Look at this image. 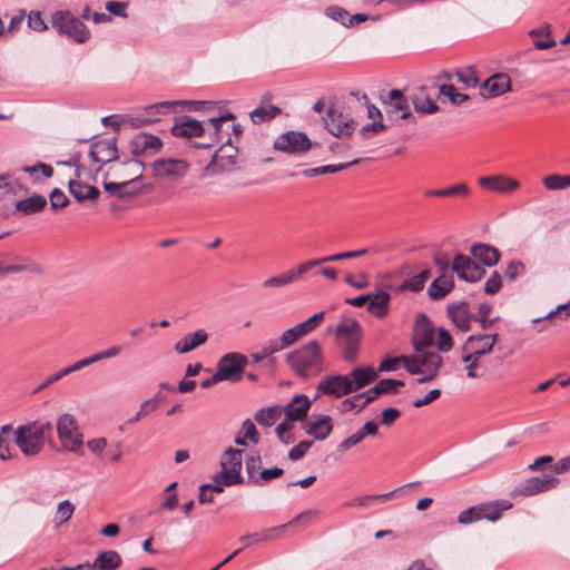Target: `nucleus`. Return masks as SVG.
Masks as SVG:
<instances>
[{"label": "nucleus", "instance_id": "f257e3e1", "mask_svg": "<svg viewBox=\"0 0 570 570\" xmlns=\"http://www.w3.org/2000/svg\"><path fill=\"white\" fill-rule=\"evenodd\" d=\"M286 364L299 379L308 380L318 376L325 370V355L321 343L308 341L286 354Z\"/></svg>", "mask_w": 570, "mask_h": 570}, {"label": "nucleus", "instance_id": "f03ea898", "mask_svg": "<svg viewBox=\"0 0 570 570\" xmlns=\"http://www.w3.org/2000/svg\"><path fill=\"white\" fill-rule=\"evenodd\" d=\"M51 431L52 424L50 422L32 421L26 423L14 430V443L23 455L36 456L42 451Z\"/></svg>", "mask_w": 570, "mask_h": 570}, {"label": "nucleus", "instance_id": "7ed1b4c3", "mask_svg": "<svg viewBox=\"0 0 570 570\" xmlns=\"http://www.w3.org/2000/svg\"><path fill=\"white\" fill-rule=\"evenodd\" d=\"M403 366L412 375H421L417 383L423 384L432 381L439 374L443 358L438 352L420 350L416 347L413 354L403 356Z\"/></svg>", "mask_w": 570, "mask_h": 570}, {"label": "nucleus", "instance_id": "20e7f679", "mask_svg": "<svg viewBox=\"0 0 570 570\" xmlns=\"http://www.w3.org/2000/svg\"><path fill=\"white\" fill-rule=\"evenodd\" d=\"M337 344L343 350V357L346 362H354L357 358L362 330L360 323L354 318H344L335 330Z\"/></svg>", "mask_w": 570, "mask_h": 570}, {"label": "nucleus", "instance_id": "39448f33", "mask_svg": "<svg viewBox=\"0 0 570 570\" xmlns=\"http://www.w3.org/2000/svg\"><path fill=\"white\" fill-rule=\"evenodd\" d=\"M51 23L59 35L67 36L78 43L86 42L90 37V31L86 24L68 10L53 12Z\"/></svg>", "mask_w": 570, "mask_h": 570}, {"label": "nucleus", "instance_id": "423d86ee", "mask_svg": "<svg viewBox=\"0 0 570 570\" xmlns=\"http://www.w3.org/2000/svg\"><path fill=\"white\" fill-rule=\"evenodd\" d=\"M57 433L62 448L69 452H80L83 444V435L78 429L73 415L65 413L57 420Z\"/></svg>", "mask_w": 570, "mask_h": 570}, {"label": "nucleus", "instance_id": "0eeeda50", "mask_svg": "<svg viewBox=\"0 0 570 570\" xmlns=\"http://www.w3.org/2000/svg\"><path fill=\"white\" fill-rule=\"evenodd\" d=\"M247 357L240 353H228L217 363L216 372L223 381L238 382L242 380Z\"/></svg>", "mask_w": 570, "mask_h": 570}, {"label": "nucleus", "instance_id": "6e6552de", "mask_svg": "<svg viewBox=\"0 0 570 570\" xmlns=\"http://www.w3.org/2000/svg\"><path fill=\"white\" fill-rule=\"evenodd\" d=\"M354 392V385L348 375H332L323 377L316 386L317 399L321 395L342 397Z\"/></svg>", "mask_w": 570, "mask_h": 570}, {"label": "nucleus", "instance_id": "1a4fd4ad", "mask_svg": "<svg viewBox=\"0 0 570 570\" xmlns=\"http://www.w3.org/2000/svg\"><path fill=\"white\" fill-rule=\"evenodd\" d=\"M153 169L156 178L178 180L187 174L189 164L184 159L159 158L153 163Z\"/></svg>", "mask_w": 570, "mask_h": 570}, {"label": "nucleus", "instance_id": "9d476101", "mask_svg": "<svg viewBox=\"0 0 570 570\" xmlns=\"http://www.w3.org/2000/svg\"><path fill=\"white\" fill-rule=\"evenodd\" d=\"M312 147L309 138L299 131H287L274 141V148L287 154L301 155Z\"/></svg>", "mask_w": 570, "mask_h": 570}, {"label": "nucleus", "instance_id": "9b49d317", "mask_svg": "<svg viewBox=\"0 0 570 570\" xmlns=\"http://www.w3.org/2000/svg\"><path fill=\"white\" fill-rule=\"evenodd\" d=\"M382 102L387 118L396 120L412 118L407 98L400 89L390 90Z\"/></svg>", "mask_w": 570, "mask_h": 570}, {"label": "nucleus", "instance_id": "f8f14e48", "mask_svg": "<svg viewBox=\"0 0 570 570\" xmlns=\"http://www.w3.org/2000/svg\"><path fill=\"white\" fill-rule=\"evenodd\" d=\"M451 269L458 277L468 283H475L484 277L485 269L475 263L472 258L463 254H456Z\"/></svg>", "mask_w": 570, "mask_h": 570}, {"label": "nucleus", "instance_id": "ddd939ff", "mask_svg": "<svg viewBox=\"0 0 570 570\" xmlns=\"http://www.w3.org/2000/svg\"><path fill=\"white\" fill-rule=\"evenodd\" d=\"M327 130L335 137L350 136L355 130L356 122L335 107H330L325 119Z\"/></svg>", "mask_w": 570, "mask_h": 570}, {"label": "nucleus", "instance_id": "4468645a", "mask_svg": "<svg viewBox=\"0 0 570 570\" xmlns=\"http://www.w3.org/2000/svg\"><path fill=\"white\" fill-rule=\"evenodd\" d=\"M499 340L498 334H475L470 335L462 346V352H466L480 360L489 354Z\"/></svg>", "mask_w": 570, "mask_h": 570}, {"label": "nucleus", "instance_id": "2eb2a0df", "mask_svg": "<svg viewBox=\"0 0 570 570\" xmlns=\"http://www.w3.org/2000/svg\"><path fill=\"white\" fill-rule=\"evenodd\" d=\"M511 90V79L507 73H494L480 85V96L491 99Z\"/></svg>", "mask_w": 570, "mask_h": 570}, {"label": "nucleus", "instance_id": "dca6fc26", "mask_svg": "<svg viewBox=\"0 0 570 570\" xmlns=\"http://www.w3.org/2000/svg\"><path fill=\"white\" fill-rule=\"evenodd\" d=\"M191 105L194 110H199L200 106L204 105L203 101H161L156 102L154 105L147 106L141 115V118L138 120L141 124H150L155 122L159 119L160 115L169 114L176 106L179 105Z\"/></svg>", "mask_w": 570, "mask_h": 570}, {"label": "nucleus", "instance_id": "f3484780", "mask_svg": "<svg viewBox=\"0 0 570 570\" xmlns=\"http://www.w3.org/2000/svg\"><path fill=\"white\" fill-rule=\"evenodd\" d=\"M89 157L98 164H108L118 158L117 138L101 139L91 144Z\"/></svg>", "mask_w": 570, "mask_h": 570}, {"label": "nucleus", "instance_id": "a211bd4d", "mask_svg": "<svg viewBox=\"0 0 570 570\" xmlns=\"http://www.w3.org/2000/svg\"><path fill=\"white\" fill-rule=\"evenodd\" d=\"M478 184L487 190L510 194L520 187V183L505 175L481 176Z\"/></svg>", "mask_w": 570, "mask_h": 570}, {"label": "nucleus", "instance_id": "6ab92c4d", "mask_svg": "<svg viewBox=\"0 0 570 570\" xmlns=\"http://www.w3.org/2000/svg\"><path fill=\"white\" fill-rule=\"evenodd\" d=\"M144 165L136 158H131L128 161L119 163L109 168L108 174L120 180H129L132 178V187H138L137 180L142 177Z\"/></svg>", "mask_w": 570, "mask_h": 570}, {"label": "nucleus", "instance_id": "aec40b11", "mask_svg": "<svg viewBox=\"0 0 570 570\" xmlns=\"http://www.w3.org/2000/svg\"><path fill=\"white\" fill-rule=\"evenodd\" d=\"M560 480L554 476H533L528 479L519 488V493L522 495L531 497L551 489H556Z\"/></svg>", "mask_w": 570, "mask_h": 570}, {"label": "nucleus", "instance_id": "412c9836", "mask_svg": "<svg viewBox=\"0 0 570 570\" xmlns=\"http://www.w3.org/2000/svg\"><path fill=\"white\" fill-rule=\"evenodd\" d=\"M163 142L159 137L146 132L137 134L131 142L130 150L132 155L155 154L160 150Z\"/></svg>", "mask_w": 570, "mask_h": 570}, {"label": "nucleus", "instance_id": "4be33fe9", "mask_svg": "<svg viewBox=\"0 0 570 570\" xmlns=\"http://www.w3.org/2000/svg\"><path fill=\"white\" fill-rule=\"evenodd\" d=\"M171 134L176 137H199L205 131L203 124L190 116H181L176 119V122L170 129Z\"/></svg>", "mask_w": 570, "mask_h": 570}, {"label": "nucleus", "instance_id": "5701e85b", "mask_svg": "<svg viewBox=\"0 0 570 570\" xmlns=\"http://www.w3.org/2000/svg\"><path fill=\"white\" fill-rule=\"evenodd\" d=\"M448 315L454 325L462 332L470 330V322L472 316L470 315L469 304L466 302L453 303L448 306Z\"/></svg>", "mask_w": 570, "mask_h": 570}, {"label": "nucleus", "instance_id": "b1692460", "mask_svg": "<svg viewBox=\"0 0 570 570\" xmlns=\"http://www.w3.org/2000/svg\"><path fill=\"white\" fill-rule=\"evenodd\" d=\"M311 404L305 394H298L284 407V413L289 421H302L307 416Z\"/></svg>", "mask_w": 570, "mask_h": 570}, {"label": "nucleus", "instance_id": "393cba45", "mask_svg": "<svg viewBox=\"0 0 570 570\" xmlns=\"http://www.w3.org/2000/svg\"><path fill=\"white\" fill-rule=\"evenodd\" d=\"M367 311L379 318H384L390 312L391 296L385 289L368 293Z\"/></svg>", "mask_w": 570, "mask_h": 570}, {"label": "nucleus", "instance_id": "a878e982", "mask_svg": "<svg viewBox=\"0 0 570 570\" xmlns=\"http://www.w3.org/2000/svg\"><path fill=\"white\" fill-rule=\"evenodd\" d=\"M207 340V332L203 328H199L194 333L186 334L183 338L177 341L174 348L179 354H186L205 344Z\"/></svg>", "mask_w": 570, "mask_h": 570}, {"label": "nucleus", "instance_id": "bb28decb", "mask_svg": "<svg viewBox=\"0 0 570 570\" xmlns=\"http://www.w3.org/2000/svg\"><path fill=\"white\" fill-rule=\"evenodd\" d=\"M470 253L475 259L489 267L497 265L501 256L497 247L483 243L473 244Z\"/></svg>", "mask_w": 570, "mask_h": 570}, {"label": "nucleus", "instance_id": "cd10ccee", "mask_svg": "<svg viewBox=\"0 0 570 570\" xmlns=\"http://www.w3.org/2000/svg\"><path fill=\"white\" fill-rule=\"evenodd\" d=\"M105 190L119 199H126L136 196L140 191V187H132V178L129 180L104 181Z\"/></svg>", "mask_w": 570, "mask_h": 570}, {"label": "nucleus", "instance_id": "c85d7f7f", "mask_svg": "<svg viewBox=\"0 0 570 570\" xmlns=\"http://www.w3.org/2000/svg\"><path fill=\"white\" fill-rule=\"evenodd\" d=\"M454 288V279L452 275H440L436 277L428 289V295L433 301L444 298Z\"/></svg>", "mask_w": 570, "mask_h": 570}, {"label": "nucleus", "instance_id": "c756f323", "mask_svg": "<svg viewBox=\"0 0 570 570\" xmlns=\"http://www.w3.org/2000/svg\"><path fill=\"white\" fill-rule=\"evenodd\" d=\"M532 38L533 47L538 50H546L557 45L556 40L551 37V27L546 23L529 31Z\"/></svg>", "mask_w": 570, "mask_h": 570}, {"label": "nucleus", "instance_id": "7c9ffc66", "mask_svg": "<svg viewBox=\"0 0 570 570\" xmlns=\"http://www.w3.org/2000/svg\"><path fill=\"white\" fill-rule=\"evenodd\" d=\"M122 563L121 556L115 550L99 552L90 567L97 570H117Z\"/></svg>", "mask_w": 570, "mask_h": 570}, {"label": "nucleus", "instance_id": "2f4dec72", "mask_svg": "<svg viewBox=\"0 0 570 570\" xmlns=\"http://www.w3.org/2000/svg\"><path fill=\"white\" fill-rule=\"evenodd\" d=\"M333 430L332 419L328 415H321L316 421L311 422L305 426L308 435L315 440H325Z\"/></svg>", "mask_w": 570, "mask_h": 570}, {"label": "nucleus", "instance_id": "473e14b6", "mask_svg": "<svg viewBox=\"0 0 570 570\" xmlns=\"http://www.w3.org/2000/svg\"><path fill=\"white\" fill-rule=\"evenodd\" d=\"M69 191L78 200L83 202L98 199L100 191L95 186H88L79 180L71 179L69 181Z\"/></svg>", "mask_w": 570, "mask_h": 570}, {"label": "nucleus", "instance_id": "72a5a7b5", "mask_svg": "<svg viewBox=\"0 0 570 570\" xmlns=\"http://www.w3.org/2000/svg\"><path fill=\"white\" fill-rule=\"evenodd\" d=\"M353 382L354 391L363 389L377 379V373L373 367H356L348 375Z\"/></svg>", "mask_w": 570, "mask_h": 570}, {"label": "nucleus", "instance_id": "f704fd0d", "mask_svg": "<svg viewBox=\"0 0 570 570\" xmlns=\"http://www.w3.org/2000/svg\"><path fill=\"white\" fill-rule=\"evenodd\" d=\"M511 507V503L504 501L501 503L478 504V510L482 519L497 521L502 517V512L510 509Z\"/></svg>", "mask_w": 570, "mask_h": 570}, {"label": "nucleus", "instance_id": "c9c22d12", "mask_svg": "<svg viewBox=\"0 0 570 570\" xmlns=\"http://www.w3.org/2000/svg\"><path fill=\"white\" fill-rule=\"evenodd\" d=\"M47 205V199L40 195H33L29 198L18 200L16 203V209L23 213L24 215H30L42 210Z\"/></svg>", "mask_w": 570, "mask_h": 570}, {"label": "nucleus", "instance_id": "e433bc0d", "mask_svg": "<svg viewBox=\"0 0 570 570\" xmlns=\"http://www.w3.org/2000/svg\"><path fill=\"white\" fill-rule=\"evenodd\" d=\"M424 88H421V94L414 95L412 97V104L417 112L424 115H433L439 111V106L432 98H430L428 95H424Z\"/></svg>", "mask_w": 570, "mask_h": 570}, {"label": "nucleus", "instance_id": "4c0bfd02", "mask_svg": "<svg viewBox=\"0 0 570 570\" xmlns=\"http://www.w3.org/2000/svg\"><path fill=\"white\" fill-rule=\"evenodd\" d=\"M358 163H360V159H354L352 161L342 163V164H337V165H325V166L305 169L302 174L307 178L315 177L318 175L335 174L337 171L346 169V168H348L353 165H356Z\"/></svg>", "mask_w": 570, "mask_h": 570}, {"label": "nucleus", "instance_id": "58836bf2", "mask_svg": "<svg viewBox=\"0 0 570 570\" xmlns=\"http://www.w3.org/2000/svg\"><path fill=\"white\" fill-rule=\"evenodd\" d=\"M282 112L281 108L276 106H265L261 105L257 108H255L250 114L249 117L254 124H263L265 121H268L276 116H278Z\"/></svg>", "mask_w": 570, "mask_h": 570}, {"label": "nucleus", "instance_id": "ea45409f", "mask_svg": "<svg viewBox=\"0 0 570 570\" xmlns=\"http://www.w3.org/2000/svg\"><path fill=\"white\" fill-rule=\"evenodd\" d=\"M285 528H286V525H279V527L265 529L261 532H254V533L246 534V535H244V539L250 540L252 544L272 541V540L277 539L283 533Z\"/></svg>", "mask_w": 570, "mask_h": 570}, {"label": "nucleus", "instance_id": "a19ab883", "mask_svg": "<svg viewBox=\"0 0 570 570\" xmlns=\"http://www.w3.org/2000/svg\"><path fill=\"white\" fill-rule=\"evenodd\" d=\"M282 410L278 405L261 409L255 414V421L263 426H272L281 417Z\"/></svg>", "mask_w": 570, "mask_h": 570}, {"label": "nucleus", "instance_id": "79ce46f5", "mask_svg": "<svg viewBox=\"0 0 570 570\" xmlns=\"http://www.w3.org/2000/svg\"><path fill=\"white\" fill-rule=\"evenodd\" d=\"M243 451L238 449L229 448L225 451L222 456L220 465L223 469H229L234 472H239L242 470V461H243Z\"/></svg>", "mask_w": 570, "mask_h": 570}, {"label": "nucleus", "instance_id": "37998d69", "mask_svg": "<svg viewBox=\"0 0 570 570\" xmlns=\"http://www.w3.org/2000/svg\"><path fill=\"white\" fill-rule=\"evenodd\" d=\"M454 75L458 81L461 82L465 88H476L481 85L478 72L473 67L458 69L455 70Z\"/></svg>", "mask_w": 570, "mask_h": 570}, {"label": "nucleus", "instance_id": "c03bdc74", "mask_svg": "<svg viewBox=\"0 0 570 570\" xmlns=\"http://www.w3.org/2000/svg\"><path fill=\"white\" fill-rule=\"evenodd\" d=\"M439 94L446 97L453 106H460L470 99L469 95L458 92L453 85H441Z\"/></svg>", "mask_w": 570, "mask_h": 570}, {"label": "nucleus", "instance_id": "a18cd8bd", "mask_svg": "<svg viewBox=\"0 0 570 570\" xmlns=\"http://www.w3.org/2000/svg\"><path fill=\"white\" fill-rule=\"evenodd\" d=\"M543 186L549 190H561L570 187V175H548L542 179Z\"/></svg>", "mask_w": 570, "mask_h": 570}, {"label": "nucleus", "instance_id": "49530a36", "mask_svg": "<svg viewBox=\"0 0 570 570\" xmlns=\"http://www.w3.org/2000/svg\"><path fill=\"white\" fill-rule=\"evenodd\" d=\"M215 483H223L225 487L243 483V476L239 472H234L229 469H223L219 473L213 476Z\"/></svg>", "mask_w": 570, "mask_h": 570}, {"label": "nucleus", "instance_id": "de8ad7c7", "mask_svg": "<svg viewBox=\"0 0 570 570\" xmlns=\"http://www.w3.org/2000/svg\"><path fill=\"white\" fill-rule=\"evenodd\" d=\"M396 492H397V490H393V491L382 493V494H370V495L360 497V498L354 499L351 504L358 505V507H367L372 502H375V501L385 502L389 499H391Z\"/></svg>", "mask_w": 570, "mask_h": 570}, {"label": "nucleus", "instance_id": "09e8293b", "mask_svg": "<svg viewBox=\"0 0 570 570\" xmlns=\"http://www.w3.org/2000/svg\"><path fill=\"white\" fill-rule=\"evenodd\" d=\"M324 316H325V313L322 311V312L315 313L306 321H304L299 324H296V325L298 326L302 334L304 336H306L321 325V323L324 320Z\"/></svg>", "mask_w": 570, "mask_h": 570}, {"label": "nucleus", "instance_id": "8fccbe9b", "mask_svg": "<svg viewBox=\"0 0 570 570\" xmlns=\"http://www.w3.org/2000/svg\"><path fill=\"white\" fill-rule=\"evenodd\" d=\"M404 386L403 381L394 379H383L376 383V393L381 394H396L399 389Z\"/></svg>", "mask_w": 570, "mask_h": 570}, {"label": "nucleus", "instance_id": "3c124183", "mask_svg": "<svg viewBox=\"0 0 570 570\" xmlns=\"http://www.w3.org/2000/svg\"><path fill=\"white\" fill-rule=\"evenodd\" d=\"M42 272V268L37 263H28V264H12L3 266V274H11V273H33V274H40Z\"/></svg>", "mask_w": 570, "mask_h": 570}, {"label": "nucleus", "instance_id": "603ef678", "mask_svg": "<svg viewBox=\"0 0 570 570\" xmlns=\"http://www.w3.org/2000/svg\"><path fill=\"white\" fill-rule=\"evenodd\" d=\"M461 360L466 364L465 371L466 376L469 379H479L482 376V374L478 372V368L480 366V360H478L476 357L472 356L466 352H462Z\"/></svg>", "mask_w": 570, "mask_h": 570}, {"label": "nucleus", "instance_id": "864d4df0", "mask_svg": "<svg viewBox=\"0 0 570 570\" xmlns=\"http://www.w3.org/2000/svg\"><path fill=\"white\" fill-rule=\"evenodd\" d=\"M75 505L69 501L65 500L58 504L56 512V520L58 525H61L69 521L73 514Z\"/></svg>", "mask_w": 570, "mask_h": 570}, {"label": "nucleus", "instance_id": "5fc2aeb1", "mask_svg": "<svg viewBox=\"0 0 570 570\" xmlns=\"http://www.w3.org/2000/svg\"><path fill=\"white\" fill-rule=\"evenodd\" d=\"M368 252H370L368 248L348 250V252H343V253H338V254L324 256L323 261H325V263H333V262H338V261H343V259L356 258V257L366 255Z\"/></svg>", "mask_w": 570, "mask_h": 570}, {"label": "nucleus", "instance_id": "6e6d98bb", "mask_svg": "<svg viewBox=\"0 0 570 570\" xmlns=\"http://www.w3.org/2000/svg\"><path fill=\"white\" fill-rule=\"evenodd\" d=\"M435 346L438 347V350L440 352H443V353L451 351V348L453 347V338H452L451 334L449 333V331H446L443 327H440L438 330V337H436Z\"/></svg>", "mask_w": 570, "mask_h": 570}, {"label": "nucleus", "instance_id": "4d7b16f0", "mask_svg": "<svg viewBox=\"0 0 570 570\" xmlns=\"http://www.w3.org/2000/svg\"><path fill=\"white\" fill-rule=\"evenodd\" d=\"M261 466L262 460L259 455H253L246 460V472L248 474V479L256 485L261 484L258 482V478L256 476L257 472L261 470Z\"/></svg>", "mask_w": 570, "mask_h": 570}, {"label": "nucleus", "instance_id": "13d9d810", "mask_svg": "<svg viewBox=\"0 0 570 570\" xmlns=\"http://www.w3.org/2000/svg\"><path fill=\"white\" fill-rule=\"evenodd\" d=\"M325 14L332 20L337 21L343 26L347 27L350 14L345 9L338 6H331L326 8Z\"/></svg>", "mask_w": 570, "mask_h": 570}, {"label": "nucleus", "instance_id": "bf43d9fd", "mask_svg": "<svg viewBox=\"0 0 570 570\" xmlns=\"http://www.w3.org/2000/svg\"><path fill=\"white\" fill-rule=\"evenodd\" d=\"M322 264H325V261H323V257L308 259V261L299 263L296 266V268H294L298 281H301L303 278V276L305 274H307L308 272H311L314 267L320 266Z\"/></svg>", "mask_w": 570, "mask_h": 570}, {"label": "nucleus", "instance_id": "052dcab7", "mask_svg": "<svg viewBox=\"0 0 570 570\" xmlns=\"http://www.w3.org/2000/svg\"><path fill=\"white\" fill-rule=\"evenodd\" d=\"M502 287V277L494 271L484 284V292L488 295L497 294Z\"/></svg>", "mask_w": 570, "mask_h": 570}, {"label": "nucleus", "instance_id": "680f3d73", "mask_svg": "<svg viewBox=\"0 0 570 570\" xmlns=\"http://www.w3.org/2000/svg\"><path fill=\"white\" fill-rule=\"evenodd\" d=\"M292 429H293V424H291L288 422H282L276 426V429H275L276 435L279 439V441L283 442L284 444H289V443L294 442V436L291 433Z\"/></svg>", "mask_w": 570, "mask_h": 570}, {"label": "nucleus", "instance_id": "e2e57ef3", "mask_svg": "<svg viewBox=\"0 0 570 570\" xmlns=\"http://www.w3.org/2000/svg\"><path fill=\"white\" fill-rule=\"evenodd\" d=\"M302 337H304V335L302 334L297 325L284 331L281 335L283 345H285L286 347L292 346Z\"/></svg>", "mask_w": 570, "mask_h": 570}, {"label": "nucleus", "instance_id": "0e129e2a", "mask_svg": "<svg viewBox=\"0 0 570 570\" xmlns=\"http://www.w3.org/2000/svg\"><path fill=\"white\" fill-rule=\"evenodd\" d=\"M313 445V441L309 440H303L299 443H297L295 446H293L288 453V458L293 461H297L302 459L305 453L309 450V448Z\"/></svg>", "mask_w": 570, "mask_h": 570}, {"label": "nucleus", "instance_id": "69168bd1", "mask_svg": "<svg viewBox=\"0 0 570 570\" xmlns=\"http://www.w3.org/2000/svg\"><path fill=\"white\" fill-rule=\"evenodd\" d=\"M49 198H50L51 208L55 210L65 208L69 203L68 197L59 188H55L51 191Z\"/></svg>", "mask_w": 570, "mask_h": 570}, {"label": "nucleus", "instance_id": "338daca9", "mask_svg": "<svg viewBox=\"0 0 570 570\" xmlns=\"http://www.w3.org/2000/svg\"><path fill=\"white\" fill-rule=\"evenodd\" d=\"M385 129L386 125H384L381 120H374L371 124L364 125L360 129V134L363 136V138H370L371 136L377 135Z\"/></svg>", "mask_w": 570, "mask_h": 570}, {"label": "nucleus", "instance_id": "774afa93", "mask_svg": "<svg viewBox=\"0 0 570 570\" xmlns=\"http://www.w3.org/2000/svg\"><path fill=\"white\" fill-rule=\"evenodd\" d=\"M479 520H482V518L479 514L478 505L463 510L458 517V521L461 524H469Z\"/></svg>", "mask_w": 570, "mask_h": 570}]
</instances>
